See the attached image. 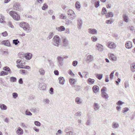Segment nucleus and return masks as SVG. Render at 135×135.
<instances>
[{"mask_svg": "<svg viewBox=\"0 0 135 135\" xmlns=\"http://www.w3.org/2000/svg\"><path fill=\"white\" fill-rule=\"evenodd\" d=\"M20 26L27 32H28L31 30L29 25L26 22H23L21 23Z\"/></svg>", "mask_w": 135, "mask_h": 135, "instance_id": "nucleus-1", "label": "nucleus"}, {"mask_svg": "<svg viewBox=\"0 0 135 135\" xmlns=\"http://www.w3.org/2000/svg\"><path fill=\"white\" fill-rule=\"evenodd\" d=\"M61 39L59 37L56 35L52 39L53 44L55 46L58 47L60 45L61 42Z\"/></svg>", "mask_w": 135, "mask_h": 135, "instance_id": "nucleus-2", "label": "nucleus"}, {"mask_svg": "<svg viewBox=\"0 0 135 135\" xmlns=\"http://www.w3.org/2000/svg\"><path fill=\"white\" fill-rule=\"evenodd\" d=\"M9 14L15 20L18 21L20 18L19 16L16 12L14 11H11L9 13Z\"/></svg>", "mask_w": 135, "mask_h": 135, "instance_id": "nucleus-3", "label": "nucleus"}, {"mask_svg": "<svg viewBox=\"0 0 135 135\" xmlns=\"http://www.w3.org/2000/svg\"><path fill=\"white\" fill-rule=\"evenodd\" d=\"M68 16L71 20H73L76 18V15L74 12L72 10H69L68 11Z\"/></svg>", "mask_w": 135, "mask_h": 135, "instance_id": "nucleus-4", "label": "nucleus"}, {"mask_svg": "<svg viewBox=\"0 0 135 135\" xmlns=\"http://www.w3.org/2000/svg\"><path fill=\"white\" fill-rule=\"evenodd\" d=\"M107 46L111 49H115L116 46V44L114 42L112 41H109L107 44Z\"/></svg>", "mask_w": 135, "mask_h": 135, "instance_id": "nucleus-5", "label": "nucleus"}, {"mask_svg": "<svg viewBox=\"0 0 135 135\" xmlns=\"http://www.w3.org/2000/svg\"><path fill=\"white\" fill-rule=\"evenodd\" d=\"M13 8L14 10L17 11H20L22 9L20 4L17 2L14 3L13 6Z\"/></svg>", "mask_w": 135, "mask_h": 135, "instance_id": "nucleus-6", "label": "nucleus"}, {"mask_svg": "<svg viewBox=\"0 0 135 135\" xmlns=\"http://www.w3.org/2000/svg\"><path fill=\"white\" fill-rule=\"evenodd\" d=\"M57 62L59 66H62L63 64L64 58L62 57L59 56L57 57Z\"/></svg>", "mask_w": 135, "mask_h": 135, "instance_id": "nucleus-7", "label": "nucleus"}, {"mask_svg": "<svg viewBox=\"0 0 135 135\" xmlns=\"http://www.w3.org/2000/svg\"><path fill=\"white\" fill-rule=\"evenodd\" d=\"M94 57L93 56L91 55H88L86 59V61L87 63H89L93 61Z\"/></svg>", "mask_w": 135, "mask_h": 135, "instance_id": "nucleus-8", "label": "nucleus"}, {"mask_svg": "<svg viewBox=\"0 0 135 135\" xmlns=\"http://www.w3.org/2000/svg\"><path fill=\"white\" fill-rule=\"evenodd\" d=\"M88 33L92 34H97V30L94 28H89L88 30Z\"/></svg>", "mask_w": 135, "mask_h": 135, "instance_id": "nucleus-9", "label": "nucleus"}, {"mask_svg": "<svg viewBox=\"0 0 135 135\" xmlns=\"http://www.w3.org/2000/svg\"><path fill=\"white\" fill-rule=\"evenodd\" d=\"M75 103L76 104L79 105L81 104L83 102V99L79 97H76L75 100Z\"/></svg>", "mask_w": 135, "mask_h": 135, "instance_id": "nucleus-10", "label": "nucleus"}, {"mask_svg": "<svg viewBox=\"0 0 135 135\" xmlns=\"http://www.w3.org/2000/svg\"><path fill=\"white\" fill-rule=\"evenodd\" d=\"M62 39L63 46L65 47L68 46L69 44V42L67 39L65 37H63Z\"/></svg>", "mask_w": 135, "mask_h": 135, "instance_id": "nucleus-11", "label": "nucleus"}, {"mask_svg": "<svg viewBox=\"0 0 135 135\" xmlns=\"http://www.w3.org/2000/svg\"><path fill=\"white\" fill-rule=\"evenodd\" d=\"M2 44L4 45L7 46H10L11 44L9 41L8 40H6L2 41L1 42Z\"/></svg>", "mask_w": 135, "mask_h": 135, "instance_id": "nucleus-12", "label": "nucleus"}, {"mask_svg": "<svg viewBox=\"0 0 135 135\" xmlns=\"http://www.w3.org/2000/svg\"><path fill=\"white\" fill-rule=\"evenodd\" d=\"M92 89L94 92L95 94H97L99 91V87L98 86L95 85L92 88Z\"/></svg>", "mask_w": 135, "mask_h": 135, "instance_id": "nucleus-13", "label": "nucleus"}, {"mask_svg": "<svg viewBox=\"0 0 135 135\" xmlns=\"http://www.w3.org/2000/svg\"><path fill=\"white\" fill-rule=\"evenodd\" d=\"M97 49L99 51H102L103 50V47L102 45L99 43L97 44Z\"/></svg>", "mask_w": 135, "mask_h": 135, "instance_id": "nucleus-14", "label": "nucleus"}, {"mask_svg": "<svg viewBox=\"0 0 135 135\" xmlns=\"http://www.w3.org/2000/svg\"><path fill=\"white\" fill-rule=\"evenodd\" d=\"M132 42L128 41L125 44V47L128 49H130L132 48Z\"/></svg>", "mask_w": 135, "mask_h": 135, "instance_id": "nucleus-15", "label": "nucleus"}, {"mask_svg": "<svg viewBox=\"0 0 135 135\" xmlns=\"http://www.w3.org/2000/svg\"><path fill=\"white\" fill-rule=\"evenodd\" d=\"M93 107L94 111L99 110L100 107L99 104L96 103H94L93 104Z\"/></svg>", "mask_w": 135, "mask_h": 135, "instance_id": "nucleus-16", "label": "nucleus"}, {"mask_svg": "<svg viewBox=\"0 0 135 135\" xmlns=\"http://www.w3.org/2000/svg\"><path fill=\"white\" fill-rule=\"evenodd\" d=\"M108 56L110 59L113 61H115L116 60V57L113 54L110 53L109 54Z\"/></svg>", "mask_w": 135, "mask_h": 135, "instance_id": "nucleus-17", "label": "nucleus"}, {"mask_svg": "<svg viewBox=\"0 0 135 135\" xmlns=\"http://www.w3.org/2000/svg\"><path fill=\"white\" fill-rule=\"evenodd\" d=\"M124 21L126 23H128L129 21V18L128 16L126 14H124L123 15Z\"/></svg>", "mask_w": 135, "mask_h": 135, "instance_id": "nucleus-18", "label": "nucleus"}, {"mask_svg": "<svg viewBox=\"0 0 135 135\" xmlns=\"http://www.w3.org/2000/svg\"><path fill=\"white\" fill-rule=\"evenodd\" d=\"M16 133L18 135H21L23 134V131L21 128L19 127L18 128V129L16 131Z\"/></svg>", "mask_w": 135, "mask_h": 135, "instance_id": "nucleus-19", "label": "nucleus"}, {"mask_svg": "<svg viewBox=\"0 0 135 135\" xmlns=\"http://www.w3.org/2000/svg\"><path fill=\"white\" fill-rule=\"evenodd\" d=\"M78 28L79 29H80L81 28V26L82 25V20L80 18H79L78 20Z\"/></svg>", "mask_w": 135, "mask_h": 135, "instance_id": "nucleus-20", "label": "nucleus"}, {"mask_svg": "<svg viewBox=\"0 0 135 135\" xmlns=\"http://www.w3.org/2000/svg\"><path fill=\"white\" fill-rule=\"evenodd\" d=\"M112 127L114 129H117L119 127V125L118 124L115 122H113L112 124Z\"/></svg>", "mask_w": 135, "mask_h": 135, "instance_id": "nucleus-21", "label": "nucleus"}, {"mask_svg": "<svg viewBox=\"0 0 135 135\" xmlns=\"http://www.w3.org/2000/svg\"><path fill=\"white\" fill-rule=\"evenodd\" d=\"M56 29L58 31L61 32L64 31L65 30V28L64 26H61L59 27H57Z\"/></svg>", "mask_w": 135, "mask_h": 135, "instance_id": "nucleus-22", "label": "nucleus"}, {"mask_svg": "<svg viewBox=\"0 0 135 135\" xmlns=\"http://www.w3.org/2000/svg\"><path fill=\"white\" fill-rule=\"evenodd\" d=\"M87 82L89 84L92 85L94 83L95 80L94 79L89 78L87 80Z\"/></svg>", "mask_w": 135, "mask_h": 135, "instance_id": "nucleus-23", "label": "nucleus"}, {"mask_svg": "<svg viewBox=\"0 0 135 135\" xmlns=\"http://www.w3.org/2000/svg\"><path fill=\"white\" fill-rule=\"evenodd\" d=\"M130 31L133 33H135V28L133 26H130L129 27Z\"/></svg>", "mask_w": 135, "mask_h": 135, "instance_id": "nucleus-24", "label": "nucleus"}, {"mask_svg": "<svg viewBox=\"0 0 135 135\" xmlns=\"http://www.w3.org/2000/svg\"><path fill=\"white\" fill-rule=\"evenodd\" d=\"M106 90V88L104 86L103 87V88L101 90V91L102 93L101 95L102 96L104 95H105L106 94H107L105 92V91Z\"/></svg>", "mask_w": 135, "mask_h": 135, "instance_id": "nucleus-25", "label": "nucleus"}, {"mask_svg": "<svg viewBox=\"0 0 135 135\" xmlns=\"http://www.w3.org/2000/svg\"><path fill=\"white\" fill-rule=\"evenodd\" d=\"M39 87L41 90H44L46 89V86L43 84H40L39 85Z\"/></svg>", "mask_w": 135, "mask_h": 135, "instance_id": "nucleus-26", "label": "nucleus"}, {"mask_svg": "<svg viewBox=\"0 0 135 135\" xmlns=\"http://www.w3.org/2000/svg\"><path fill=\"white\" fill-rule=\"evenodd\" d=\"M130 69L132 72H134L135 71V64L133 63L131 65Z\"/></svg>", "mask_w": 135, "mask_h": 135, "instance_id": "nucleus-27", "label": "nucleus"}, {"mask_svg": "<svg viewBox=\"0 0 135 135\" xmlns=\"http://www.w3.org/2000/svg\"><path fill=\"white\" fill-rule=\"evenodd\" d=\"M69 81L70 84L72 85H74L75 83L77 81V80L75 79L70 78L69 79Z\"/></svg>", "mask_w": 135, "mask_h": 135, "instance_id": "nucleus-28", "label": "nucleus"}, {"mask_svg": "<svg viewBox=\"0 0 135 135\" xmlns=\"http://www.w3.org/2000/svg\"><path fill=\"white\" fill-rule=\"evenodd\" d=\"M75 90L77 91H78L81 90V86L79 85H74V86Z\"/></svg>", "mask_w": 135, "mask_h": 135, "instance_id": "nucleus-29", "label": "nucleus"}, {"mask_svg": "<svg viewBox=\"0 0 135 135\" xmlns=\"http://www.w3.org/2000/svg\"><path fill=\"white\" fill-rule=\"evenodd\" d=\"M59 83L62 84H64L65 81L63 77H60L59 78Z\"/></svg>", "mask_w": 135, "mask_h": 135, "instance_id": "nucleus-30", "label": "nucleus"}, {"mask_svg": "<svg viewBox=\"0 0 135 135\" xmlns=\"http://www.w3.org/2000/svg\"><path fill=\"white\" fill-rule=\"evenodd\" d=\"M26 59L28 60L30 59L32 57V54L30 53H27V55L25 56Z\"/></svg>", "mask_w": 135, "mask_h": 135, "instance_id": "nucleus-31", "label": "nucleus"}, {"mask_svg": "<svg viewBox=\"0 0 135 135\" xmlns=\"http://www.w3.org/2000/svg\"><path fill=\"white\" fill-rule=\"evenodd\" d=\"M66 24L68 25H73V23L72 21L69 19H66Z\"/></svg>", "mask_w": 135, "mask_h": 135, "instance_id": "nucleus-32", "label": "nucleus"}, {"mask_svg": "<svg viewBox=\"0 0 135 135\" xmlns=\"http://www.w3.org/2000/svg\"><path fill=\"white\" fill-rule=\"evenodd\" d=\"M39 72L40 75H44L45 74V71L43 68H40L39 70Z\"/></svg>", "mask_w": 135, "mask_h": 135, "instance_id": "nucleus-33", "label": "nucleus"}, {"mask_svg": "<svg viewBox=\"0 0 135 135\" xmlns=\"http://www.w3.org/2000/svg\"><path fill=\"white\" fill-rule=\"evenodd\" d=\"M0 108L2 110H6L7 108V107L4 104L0 105Z\"/></svg>", "mask_w": 135, "mask_h": 135, "instance_id": "nucleus-34", "label": "nucleus"}, {"mask_svg": "<svg viewBox=\"0 0 135 135\" xmlns=\"http://www.w3.org/2000/svg\"><path fill=\"white\" fill-rule=\"evenodd\" d=\"M106 17H112L113 16V13L112 12H108L106 15Z\"/></svg>", "mask_w": 135, "mask_h": 135, "instance_id": "nucleus-35", "label": "nucleus"}, {"mask_svg": "<svg viewBox=\"0 0 135 135\" xmlns=\"http://www.w3.org/2000/svg\"><path fill=\"white\" fill-rule=\"evenodd\" d=\"M43 103L45 104H49L50 102V100L47 98H46L43 100Z\"/></svg>", "mask_w": 135, "mask_h": 135, "instance_id": "nucleus-36", "label": "nucleus"}, {"mask_svg": "<svg viewBox=\"0 0 135 135\" xmlns=\"http://www.w3.org/2000/svg\"><path fill=\"white\" fill-rule=\"evenodd\" d=\"M95 75L96 77L99 80L101 79L102 78L103 76V75L102 74H96Z\"/></svg>", "mask_w": 135, "mask_h": 135, "instance_id": "nucleus-37", "label": "nucleus"}, {"mask_svg": "<svg viewBox=\"0 0 135 135\" xmlns=\"http://www.w3.org/2000/svg\"><path fill=\"white\" fill-rule=\"evenodd\" d=\"M75 6L77 9H79L80 8V4L79 1H77L76 2L75 4Z\"/></svg>", "mask_w": 135, "mask_h": 135, "instance_id": "nucleus-38", "label": "nucleus"}, {"mask_svg": "<svg viewBox=\"0 0 135 135\" xmlns=\"http://www.w3.org/2000/svg\"><path fill=\"white\" fill-rule=\"evenodd\" d=\"M48 7L47 4L46 3H45L44 4L43 6L42 7V9L43 10H45L46 9L48 8Z\"/></svg>", "mask_w": 135, "mask_h": 135, "instance_id": "nucleus-39", "label": "nucleus"}, {"mask_svg": "<svg viewBox=\"0 0 135 135\" xmlns=\"http://www.w3.org/2000/svg\"><path fill=\"white\" fill-rule=\"evenodd\" d=\"M53 35V32H50L49 33L48 36L47 38V40H49L51 38Z\"/></svg>", "mask_w": 135, "mask_h": 135, "instance_id": "nucleus-40", "label": "nucleus"}, {"mask_svg": "<svg viewBox=\"0 0 135 135\" xmlns=\"http://www.w3.org/2000/svg\"><path fill=\"white\" fill-rule=\"evenodd\" d=\"M10 80L11 82H16L17 81V79L15 77H11L10 78Z\"/></svg>", "mask_w": 135, "mask_h": 135, "instance_id": "nucleus-41", "label": "nucleus"}, {"mask_svg": "<svg viewBox=\"0 0 135 135\" xmlns=\"http://www.w3.org/2000/svg\"><path fill=\"white\" fill-rule=\"evenodd\" d=\"M25 114L27 115L31 116L32 115V113L28 110H27L25 112Z\"/></svg>", "mask_w": 135, "mask_h": 135, "instance_id": "nucleus-42", "label": "nucleus"}, {"mask_svg": "<svg viewBox=\"0 0 135 135\" xmlns=\"http://www.w3.org/2000/svg\"><path fill=\"white\" fill-rule=\"evenodd\" d=\"M99 1H97L94 4L95 7L97 8L99 6Z\"/></svg>", "mask_w": 135, "mask_h": 135, "instance_id": "nucleus-43", "label": "nucleus"}, {"mask_svg": "<svg viewBox=\"0 0 135 135\" xmlns=\"http://www.w3.org/2000/svg\"><path fill=\"white\" fill-rule=\"evenodd\" d=\"M107 10L104 7H103L102 11V14L104 15L107 13Z\"/></svg>", "mask_w": 135, "mask_h": 135, "instance_id": "nucleus-44", "label": "nucleus"}, {"mask_svg": "<svg viewBox=\"0 0 135 135\" xmlns=\"http://www.w3.org/2000/svg\"><path fill=\"white\" fill-rule=\"evenodd\" d=\"M13 98L14 99H16L18 97V94L16 93H13L12 94Z\"/></svg>", "mask_w": 135, "mask_h": 135, "instance_id": "nucleus-45", "label": "nucleus"}, {"mask_svg": "<svg viewBox=\"0 0 135 135\" xmlns=\"http://www.w3.org/2000/svg\"><path fill=\"white\" fill-rule=\"evenodd\" d=\"M20 42V41H18V39L14 40H13V43L15 45H16Z\"/></svg>", "mask_w": 135, "mask_h": 135, "instance_id": "nucleus-46", "label": "nucleus"}, {"mask_svg": "<svg viewBox=\"0 0 135 135\" xmlns=\"http://www.w3.org/2000/svg\"><path fill=\"white\" fill-rule=\"evenodd\" d=\"M60 17L63 19H66V16L63 14H61L60 15Z\"/></svg>", "mask_w": 135, "mask_h": 135, "instance_id": "nucleus-47", "label": "nucleus"}, {"mask_svg": "<svg viewBox=\"0 0 135 135\" xmlns=\"http://www.w3.org/2000/svg\"><path fill=\"white\" fill-rule=\"evenodd\" d=\"M84 46H85L87 47H89L90 46L89 42L88 41H85L84 44Z\"/></svg>", "mask_w": 135, "mask_h": 135, "instance_id": "nucleus-48", "label": "nucleus"}, {"mask_svg": "<svg viewBox=\"0 0 135 135\" xmlns=\"http://www.w3.org/2000/svg\"><path fill=\"white\" fill-rule=\"evenodd\" d=\"M91 40L94 42L96 41L97 40V38L95 36H92L91 38Z\"/></svg>", "mask_w": 135, "mask_h": 135, "instance_id": "nucleus-49", "label": "nucleus"}, {"mask_svg": "<svg viewBox=\"0 0 135 135\" xmlns=\"http://www.w3.org/2000/svg\"><path fill=\"white\" fill-rule=\"evenodd\" d=\"M113 22V21L112 20V19H110L109 20H107L105 21L106 23L108 24H112Z\"/></svg>", "mask_w": 135, "mask_h": 135, "instance_id": "nucleus-50", "label": "nucleus"}, {"mask_svg": "<svg viewBox=\"0 0 135 135\" xmlns=\"http://www.w3.org/2000/svg\"><path fill=\"white\" fill-rule=\"evenodd\" d=\"M3 69L4 70H5L6 71H7L8 72H10V71H11L10 69L7 66H6V67H4L3 68Z\"/></svg>", "mask_w": 135, "mask_h": 135, "instance_id": "nucleus-51", "label": "nucleus"}, {"mask_svg": "<svg viewBox=\"0 0 135 135\" xmlns=\"http://www.w3.org/2000/svg\"><path fill=\"white\" fill-rule=\"evenodd\" d=\"M78 64V62L76 60L73 61L72 62L73 65L75 67H76Z\"/></svg>", "mask_w": 135, "mask_h": 135, "instance_id": "nucleus-52", "label": "nucleus"}, {"mask_svg": "<svg viewBox=\"0 0 135 135\" xmlns=\"http://www.w3.org/2000/svg\"><path fill=\"white\" fill-rule=\"evenodd\" d=\"M35 124V125L37 126H41V123L37 121H35L34 122Z\"/></svg>", "mask_w": 135, "mask_h": 135, "instance_id": "nucleus-53", "label": "nucleus"}, {"mask_svg": "<svg viewBox=\"0 0 135 135\" xmlns=\"http://www.w3.org/2000/svg\"><path fill=\"white\" fill-rule=\"evenodd\" d=\"M124 103L120 100L118 101L117 103V104L118 105H121Z\"/></svg>", "mask_w": 135, "mask_h": 135, "instance_id": "nucleus-54", "label": "nucleus"}, {"mask_svg": "<svg viewBox=\"0 0 135 135\" xmlns=\"http://www.w3.org/2000/svg\"><path fill=\"white\" fill-rule=\"evenodd\" d=\"M8 73L4 71H2L1 73H0V75H7Z\"/></svg>", "mask_w": 135, "mask_h": 135, "instance_id": "nucleus-55", "label": "nucleus"}, {"mask_svg": "<svg viewBox=\"0 0 135 135\" xmlns=\"http://www.w3.org/2000/svg\"><path fill=\"white\" fill-rule=\"evenodd\" d=\"M115 71H113L111 72L110 75V78L111 79H112L113 77V74L114 73Z\"/></svg>", "mask_w": 135, "mask_h": 135, "instance_id": "nucleus-56", "label": "nucleus"}, {"mask_svg": "<svg viewBox=\"0 0 135 135\" xmlns=\"http://www.w3.org/2000/svg\"><path fill=\"white\" fill-rule=\"evenodd\" d=\"M91 120L90 119H88L87 120L86 125L87 126H90V124Z\"/></svg>", "mask_w": 135, "mask_h": 135, "instance_id": "nucleus-57", "label": "nucleus"}, {"mask_svg": "<svg viewBox=\"0 0 135 135\" xmlns=\"http://www.w3.org/2000/svg\"><path fill=\"white\" fill-rule=\"evenodd\" d=\"M129 109L128 108H125L123 109L122 112L123 113H124L129 110Z\"/></svg>", "mask_w": 135, "mask_h": 135, "instance_id": "nucleus-58", "label": "nucleus"}, {"mask_svg": "<svg viewBox=\"0 0 135 135\" xmlns=\"http://www.w3.org/2000/svg\"><path fill=\"white\" fill-rule=\"evenodd\" d=\"M68 73L69 74L71 75L72 76H73L75 75L73 73L71 70H69L68 71Z\"/></svg>", "mask_w": 135, "mask_h": 135, "instance_id": "nucleus-59", "label": "nucleus"}, {"mask_svg": "<svg viewBox=\"0 0 135 135\" xmlns=\"http://www.w3.org/2000/svg\"><path fill=\"white\" fill-rule=\"evenodd\" d=\"M2 35L3 36H6L8 35V33L6 31H5L2 33Z\"/></svg>", "mask_w": 135, "mask_h": 135, "instance_id": "nucleus-60", "label": "nucleus"}, {"mask_svg": "<svg viewBox=\"0 0 135 135\" xmlns=\"http://www.w3.org/2000/svg\"><path fill=\"white\" fill-rule=\"evenodd\" d=\"M8 25L12 28H14V26L12 25V23L10 21H9L8 23Z\"/></svg>", "mask_w": 135, "mask_h": 135, "instance_id": "nucleus-61", "label": "nucleus"}, {"mask_svg": "<svg viewBox=\"0 0 135 135\" xmlns=\"http://www.w3.org/2000/svg\"><path fill=\"white\" fill-rule=\"evenodd\" d=\"M102 96L105 99H108L109 98V96L107 94L104 95Z\"/></svg>", "mask_w": 135, "mask_h": 135, "instance_id": "nucleus-62", "label": "nucleus"}, {"mask_svg": "<svg viewBox=\"0 0 135 135\" xmlns=\"http://www.w3.org/2000/svg\"><path fill=\"white\" fill-rule=\"evenodd\" d=\"M129 86V85L128 84V82H125L124 83V86L126 88H127Z\"/></svg>", "mask_w": 135, "mask_h": 135, "instance_id": "nucleus-63", "label": "nucleus"}, {"mask_svg": "<svg viewBox=\"0 0 135 135\" xmlns=\"http://www.w3.org/2000/svg\"><path fill=\"white\" fill-rule=\"evenodd\" d=\"M54 73L55 75H59V71L57 70H55L54 71Z\"/></svg>", "mask_w": 135, "mask_h": 135, "instance_id": "nucleus-64", "label": "nucleus"}]
</instances>
